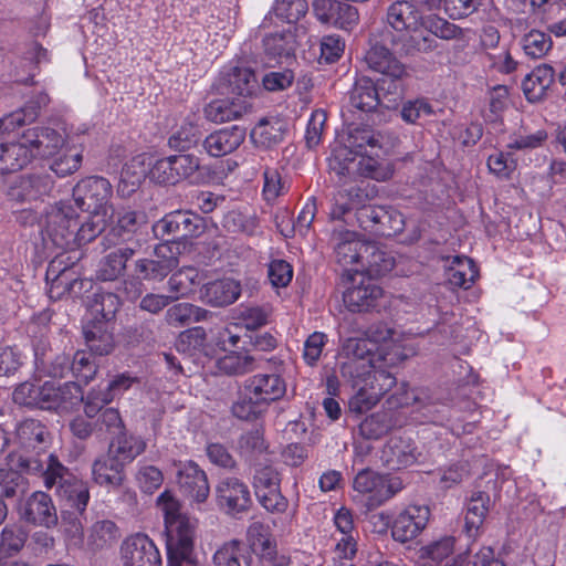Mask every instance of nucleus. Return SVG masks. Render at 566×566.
I'll return each mask as SVG.
<instances>
[{"label": "nucleus", "instance_id": "20e7f679", "mask_svg": "<svg viewBox=\"0 0 566 566\" xmlns=\"http://www.w3.org/2000/svg\"><path fill=\"white\" fill-rule=\"evenodd\" d=\"M339 358L342 377L360 390L377 368L381 354L373 353L368 340L350 337L343 343Z\"/></svg>", "mask_w": 566, "mask_h": 566}, {"label": "nucleus", "instance_id": "052dcab7", "mask_svg": "<svg viewBox=\"0 0 566 566\" xmlns=\"http://www.w3.org/2000/svg\"><path fill=\"white\" fill-rule=\"evenodd\" d=\"M199 273L195 268H184L174 273L168 281V289L171 300H177L180 296L187 295L192 286L198 283Z\"/></svg>", "mask_w": 566, "mask_h": 566}, {"label": "nucleus", "instance_id": "72a5a7b5", "mask_svg": "<svg viewBox=\"0 0 566 566\" xmlns=\"http://www.w3.org/2000/svg\"><path fill=\"white\" fill-rule=\"evenodd\" d=\"M124 464L115 457L109 454L97 459L93 463V478L99 485L117 488L124 481Z\"/></svg>", "mask_w": 566, "mask_h": 566}, {"label": "nucleus", "instance_id": "e433bc0d", "mask_svg": "<svg viewBox=\"0 0 566 566\" xmlns=\"http://www.w3.org/2000/svg\"><path fill=\"white\" fill-rule=\"evenodd\" d=\"M295 48V35L290 30L271 33L263 39L264 54L269 61L280 62L282 59H290Z\"/></svg>", "mask_w": 566, "mask_h": 566}, {"label": "nucleus", "instance_id": "7ed1b4c3", "mask_svg": "<svg viewBox=\"0 0 566 566\" xmlns=\"http://www.w3.org/2000/svg\"><path fill=\"white\" fill-rule=\"evenodd\" d=\"M157 504L165 517L168 563L178 566L190 559L197 521L180 513L178 500L168 491L159 495Z\"/></svg>", "mask_w": 566, "mask_h": 566}, {"label": "nucleus", "instance_id": "393cba45", "mask_svg": "<svg viewBox=\"0 0 566 566\" xmlns=\"http://www.w3.org/2000/svg\"><path fill=\"white\" fill-rule=\"evenodd\" d=\"M244 387L266 407L286 391L285 381L277 374H256L247 379Z\"/></svg>", "mask_w": 566, "mask_h": 566}, {"label": "nucleus", "instance_id": "69168bd1", "mask_svg": "<svg viewBox=\"0 0 566 566\" xmlns=\"http://www.w3.org/2000/svg\"><path fill=\"white\" fill-rule=\"evenodd\" d=\"M552 39L548 34L532 30L522 39L524 53L532 59H541L552 49Z\"/></svg>", "mask_w": 566, "mask_h": 566}, {"label": "nucleus", "instance_id": "5701e85b", "mask_svg": "<svg viewBox=\"0 0 566 566\" xmlns=\"http://www.w3.org/2000/svg\"><path fill=\"white\" fill-rule=\"evenodd\" d=\"M455 551V537L441 536L418 551V557L427 566H463L462 555L453 557Z\"/></svg>", "mask_w": 566, "mask_h": 566}, {"label": "nucleus", "instance_id": "c03bdc74", "mask_svg": "<svg viewBox=\"0 0 566 566\" xmlns=\"http://www.w3.org/2000/svg\"><path fill=\"white\" fill-rule=\"evenodd\" d=\"M211 313L190 303H178L170 306L165 315L168 325L184 327L191 323L208 319Z\"/></svg>", "mask_w": 566, "mask_h": 566}, {"label": "nucleus", "instance_id": "603ef678", "mask_svg": "<svg viewBox=\"0 0 566 566\" xmlns=\"http://www.w3.org/2000/svg\"><path fill=\"white\" fill-rule=\"evenodd\" d=\"M264 406L258 397L249 392L247 387L240 392L238 399L233 402L232 415L241 420H254L259 418L265 410Z\"/></svg>", "mask_w": 566, "mask_h": 566}, {"label": "nucleus", "instance_id": "864d4df0", "mask_svg": "<svg viewBox=\"0 0 566 566\" xmlns=\"http://www.w3.org/2000/svg\"><path fill=\"white\" fill-rule=\"evenodd\" d=\"M217 367L229 376L243 375L254 369V358L245 353L230 352L217 360Z\"/></svg>", "mask_w": 566, "mask_h": 566}, {"label": "nucleus", "instance_id": "09e8293b", "mask_svg": "<svg viewBox=\"0 0 566 566\" xmlns=\"http://www.w3.org/2000/svg\"><path fill=\"white\" fill-rule=\"evenodd\" d=\"M478 276L474 262L467 256H454L448 271L449 282L457 287L468 289Z\"/></svg>", "mask_w": 566, "mask_h": 566}, {"label": "nucleus", "instance_id": "c9c22d12", "mask_svg": "<svg viewBox=\"0 0 566 566\" xmlns=\"http://www.w3.org/2000/svg\"><path fill=\"white\" fill-rule=\"evenodd\" d=\"M286 129L287 125L281 118H263L251 130L250 136L255 145L269 148L283 140Z\"/></svg>", "mask_w": 566, "mask_h": 566}, {"label": "nucleus", "instance_id": "f3484780", "mask_svg": "<svg viewBox=\"0 0 566 566\" xmlns=\"http://www.w3.org/2000/svg\"><path fill=\"white\" fill-rule=\"evenodd\" d=\"M177 483L181 492L195 502H205L210 493L206 472L193 461L175 463Z\"/></svg>", "mask_w": 566, "mask_h": 566}, {"label": "nucleus", "instance_id": "4be33fe9", "mask_svg": "<svg viewBox=\"0 0 566 566\" xmlns=\"http://www.w3.org/2000/svg\"><path fill=\"white\" fill-rule=\"evenodd\" d=\"M201 219L188 211H174L166 214L153 226L155 235L161 240L166 237H192L199 233Z\"/></svg>", "mask_w": 566, "mask_h": 566}, {"label": "nucleus", "instance_id": "9b49d317", "mask_svg": "<svg viewBox=\"0 0 566 566\" xmlns=\"http://www.w3.org/2000/svg\"><path fill=\"white\" fill-rule=\"evenodd\" d=\"M83 400L82 387L75 381L57 384L44 381L40 399V409L60 413L74 410Z\"/></svg>", "mask_w": 566, "mask_h": 566}, {"label": "nucleus", "instance_id": "dca6fc26", "mask_svg": "<svg viewBox=\"0 0 566 566\" xmlns=\"http://www.w3.org/2000/svg\"><path fill=\"white\" fill-rule=\"evenodd\" d=\"M430 509L427 505L412 504L402 510L391 527L392 538L400 543L415 539L427 526Z\"/></svg>", "mask_w": 566, "mask_h": 566}, {"label": "nucleus", "instance_id": "f257e3e1", "mask_svg": "<svg viewBox=\"0 0 566 566\" xmlns=\"http://www.w3.org/2000/svg\"><path fill=\"white\" fill-rule=\"evenodd\" d=\"M15 467L30 474H40L46 489L55 488L65 509L84 512L90 500L86 484L77 479L53 454L36 453V457H14Z\"/></svg>", "mask_w": 566, "mask_h": 566}, {"label": "nucleus", "instance_id": "0e129e2a", "mask_svg": "<svg viewBox=\"0 0 566 566\" xmlns=\"http://www.w3.org/2000/svg\"><path fill=\"white\" fill-rule=\"evenodd\" d=\"M54 157L50 167L59 177H65L75 172L82 164V150L76 147L65 145L63 154H57Z\"/></svg>", "mask_w": 566, "mask_h": 566}, {"label": "nucleus", "instance_id": "ddd939ff", "mask_svg": "<svg viewBox=\"0 0 566 566\" xmlns=\"http://www.w3.org/2000/svg\"><path fill=\"white\" fill-rule=\"evenodd\" d=\"M216 500L221 510L233 516L247 512L252 505L248 485L234 476H227L218 482Z\"/></svg>", "mask_w": 566, "mask_h": 566}, {"label": "nucleus", "instance_id": "473e14b6", "mask_svg": "<svg viewBox=\"0 0 566 566\" xmlns=\"http://www.w3.org/2000/svg\"><path fill=\"white\" fill-rule=\"evenodd\" d=\"M145 155L136 156L128 161L120 174L118 192L129 196L135 192L142 182L149 176L150 163H146Z\"/></svg>", "mask_w": 566, "mask_h": 566}, {"label": "nucleus", "instance_id": "6e6552de", "mask_svg": "<svg viewBox=\"0 0 566 566\" xmlns=\"http://www.w3.org/2000/svg\"><path fill=\"white\" fill-rule=\"evenodd\" d=\"M112 185L103 177H87L78 181L72 193V203L77 211L102 212L104 217H114V209L108 205Z\"/></svg>", "mask_w": 566, "mask_h": 566}, {"label": "nucleus", "instance_id": "2eb2a0df", "mask_svg": "<svg viewBox=\"0 0 566 566\" xmlns=\"http://www.w3.org/2000/svg\"><path fill=\"white\" fill-rule=\"evenodd\" d=\"M178 264V258L167 240L156 245L153 258L137 260L135 270L143 280L163 281Z\"/></svg>", "mask_w": 566, "mask_h": 566}, {"label": "nucleus", "instance_id": "338daca9", "mask_svg": "<svg viewBox=\"0 0 566 566\" xmlns=\"http://www.w3.org/2000/svg\"><path fill=\"white\" fill-rule=\"evenodd\" d=\"M391 427V421L387 412H376L366 417L359 424V433L369 440H376L382 437Z\"/></svg>", "mask_w": 566, "mask_h": 566}, {"label": "nucleus", "instance_id": "cd10ccee", "mask_svg": "<svg viewBox=\"0 0 566 566\" xmlns=\"http://www.w3.org/2000/svg\"><path fill=\"white\" fill-rule=\"evenodd\" d=\"M31 160L23 134L18 140L0 143V176L23 169Z\"/></svg>", "mask_w": 566, "mask_h": 566}, {"label": "nucleus", "instance_id": "13d9d810", "mask_svg": "<svg viewBox=\"0 0 566 566\" xmlns=\"http://www.w3.org/2000/svg\"><path fill=\"white\" fill-rule=\"evenodd\" d=\"M90 213L87 220L80 223L74 232V248L93 241L106 227L109 217H104L102 212Z\"/></svg>", "mask_w": 566, "mask_h": 566}, {"label": "nucleus", "instance_id": "c85d7f7f", "mask_svg": "<svg viewBox=\"0 0 566 566\" xmlns=\"http://www.w3.org/2000/svg\"><path fill=\"white\" fill-rule=\"evenodd\" d=\"M251 108L247 99L220 98L211 101L203 109L208 120L224 123L241 118Z\"/></svg>", "mask_w": 566, "mask_h": 566}, {"label": "nucleus", "instance_id": "49530a36", "mask_svg": "<svg viewBox=\"0 0 566 566\" xmlns=\"http://www.w3.org/2000/svg\"><path fill=\"white\" fill-rule=\"evenodd\" d=\"M17 439L25 449H36L48 440L49 432L45 426L35 419L22 420L15 429Z\"/></svg>", "mask_w": 566, "mask_h": 566}, {"label": "nucleus", "instance_id": "f8f14e48", "mask_svg": "<svg viewBox=\"0 0 566 566\" xmlns=\"http://www.w3.org/2000/svg\"><path fill=\"white\" fill-rule=\"evenodd\" d=\"M396 384V378L379 365L360 390L349 400L352 411L363 413L370 410Z\"/></svg>", "mask_w": 566, "mask_h": 566}, {"label": "nucleus", "instance_id": "ea45409f", "mask_svg": "<svg viewBox=\"0 0 566 566\" xmlns=\"http://www.w3.org/2000/svg\"><path fill=\"white\" fill-rule=\"evenodd\" d=\"M134 255L130 248H118L105 255L96 269V277L101 281H114L126 268V262Z\"/></svg>", "mask_w": 566, "mask_h": 566}, {"label": "nucleus", "instance_id": "0eeeda50", "mask_svg": "<svg viewBox=\"0 0 566 566\" xmlns=\"http://www.w3.org/2000/svg\"><path fill=\"white\" fill-rule=\"evenodd\" d=\"M348 147L363 159L359 161L360 169L370 178L385 180L390 172L380 168L377 158L384 154L382 136L368 127H356L350 130L347 138Z\"/></svg>", "mask_w": 566, "mask_h": 566}, {"label": "nucleus", "instance_id": "680f3d73", "mask_svg": "<svg viewBox=\"0 0 566 566\" xmlns=\"http://www.w3.org/2000/svg\"><path fill=\"white\" fill-rule=\"evenodd\" d=\"M52 275L53 279L49 289V296L51 298H61L73 289L76 282L70 277L69 271L65 268L60 269V262L57 260H53L49 265L46 279L49 280Z\"/></svg>", "mask_w": 566, "mask_h": 566}, {"label": "nucleus", "instance_id": "4d7b16f0", "mask_svg": "<svg viewBox=\"0 0 566 566\" xmlns=\"http://www.w3.org/2000/svg\"><path fill=\"white\" fill-rule=\"evenodd\" d=\"M361 201L363 195L358 188L352 187L350 189L338 190L333 198L331 218L342 219L350 210H357Z\"/></svg>", "mask_w": 566, "mask_h": 566}, {"label": "nucleus", "instance_id": "aec40b11", "mask_svg": "<svg viewBox=\"0 0 566 566\" xmlns=\"http://www.w3.org/2000/svg\"><path fill=\"white\" fill-rule=\"evenodd\" d=\"M31 158L53 157L65 146V136L50 127H31L23 132Z\"/></svg>", "mask_w": 566, "mask_h": 566}, {"label": "nucleus", "instance_id": "2f4dec72", "mask_svg": "<svg viewBox=\"0 0 566 566\" xmlns=\"http://www.w3.org/2000/svg\"><path fill=\"white\" fill-rule=\"evenodd\" d=\"M85 343L91 353L108 355L114 346L111 325L102 321H88L83 327Z\"/></svg>", "mask_w": 566, "mask_h": 566}, {"label": "nucleus", "instance_id": "5fc2aeb1", "mask_svg": "<svg viewBox=\"0 0 566 566\" xmlns=\"http://www.w3.org/2000/svg\"><path fill=\"white\" fill-rule=\"evenodd\" d=\"M14 457H30L29 454L22 453H11L9 455V464L10 468L0 469V497H12L17 494L18 489L23 483L22 471L20 468L15 467L12 458ZM27 474H29L27 472Z\"/></svg>", "mask_w": 566, "mask_h": 566}, {"label": "nucleus", "instance_id": "e2e57ef3", "mask_svg": "<svg viewBox=\"0 0 566 566\" xmlns=\"http://www.w3.org/2000/svg\"><path fill=\"white\" fill-rule=\"evenodd\" d=\"M209 334L201 326L188 328L179 334L176 347L179 352L193 355L205 352Z\"/></svg>", "mask_w": 566, "mask_h": 566}, {"label": "nucleus", "instance_id": "de8ad7c7", "mask_svg": "<svg viewBox=\"0 0 566 566\" xmlns=\"http://www.w3.org/2000/svg\"><path fill=\"white\" fill-rule=\"evenodd\" d=\"M119 306L120 301L116 294L112 292L95 293L88 305V311L92 316L91 321H102L109 324Z\"/></svg>", "mask_w": 566, "mask_h": 566}, {"label": "nucleus", "instance_id": "b1692460", "mask_svg": "<svg viewBox=\"0 0 566 566\" xmlns=\"http://www.w3.org/2000/svg\"><path fill=\"white\" fill-rule=\"evenodd\" d=\"M220 88L223 93L238 95V99H247L259 88L255 73L243 66H232L221 72Z\"/></svg>", "mask_w": 566, "mask_h": 566}, {"label": "nucleus", "instance_id": "f704fd0d", "mask_svg": "<svg viewBox=\"0 0 566 566\" xmlns=\"http://www.w3.org/2000/svg\"><path fill=\"white\" fill-rule=\"evenodd\" d=\"M359 265L368 273V277L373 279L389 273L395 266V258L377 244L367 242Z\"/></svg>", "mask_w": 566, "mask_h": 566}, {"label": "nucleus", "instance_id": "bb28decb", "mask_svg": "<svg viewBox=\"0 0 566 566\" xmlns=\"http://www.w3.org/2000/svg\"><path fill=\"white\" fill-rule=\"evenodd\" d=\"M245 132L239 126L223 128L206 137L203 147L212 157L226 156L235 150L244 140Z\"/></svg>", "mask_w": 566, "mask_h": 566}, {"label": "nucleus", "instance_id": "7c9ffc66", "mask_svg": "<svg viewBox=\"0 0 566 566\" xmlns=\"http://www.w3.org/2000/svg\"><path fill=\"white\" fill-rule=\"evenodd\" d=\"M490 495L486 492H472L464 516V528L470 537L478 535L490 511Z\"/></svg>", "mask_w": 566, "mask_h": 566}, {"label": "nucleus", "instance_id": "4c0bfd02", "mask_svg": "<svg viewBox=\"0 0 566 566\" xmlns=\"http://www.w3.org/2000/svg\"><path fill=\"white\" fill-rule=\"evenodd\" d=\"M146 449V442L142 437L120 432L109 444V454L119 460L124 465L133 462Z\"/></svg>", "mask_w": 566, "mask_h": 566}, {"label": "nucleus", "instance_id": "58836bf2", "mask_svg": "<svg viewBox=\"0 0 566 566\" xmlns=\"http://www.w3.org/2000/svg\"><path fill=\"white\" fill-rule=\"evenodd\" d=\"M554 74V69L551 65L543 64L535 67L522 83L526 98L531 102L541 99L553 84Z\"/></svg>", "mask_w": 566, "mask_h": 566}, {"label": "nucleus", "instance_id": "6e6d98bb", "mask_svg": "<svg viewBox=\"0 0 566 566\" xmlns=\"http://www.w3.org/2000/svg\"><path fill=\"white\" fill-rule=\"evenodd\" d=\"M268 448L263 430L260 428L244 432L238 441L239 453L248 460H252L264 454L268 451Z\"/></svg>", "mask_w": 566, "mask_h": 566}, {"label": "nucleus", "instance_id": "39448f33", "mask_svg": "<svg viewBox=\"0 0 566 566\" xmlns=\"http://www.w3.org/2000/svg\"><path fill=\"white\" fill-rule=\"evenodd\" d=\"M39 223L56 248L74 249V232L80 224V213L71 200H61L46 207Z\"/></svg>", "mask_w": 566, "mask_h": 566}, {"label": "nucleus", "instance_id": "423d86ee", "mask_svg": "<svg viewBox=\"0 0 566 566\" xmlns=\"http://www.w3.org/2000/svg\"><path fill=\"white\" fill-rule=\"evenodd\" d=\"M354 500L367 510L379 507L403 489L397 476L377 473L369 469L360 470L353 481Z\"/></svg>", "mask_w": 566, "mask_h": 566}, {"label": "nucleus", "instance_id": "a19ab883", "mask_svg": "<svg viewBox=\"0 0 566 566\" xmlns=\"http://www.w3.org/2000/svg\"><path fill=\"white\" fill-rule=\"evenodd\" d=\"M213 562L217 566H251L252 553L243 542L232 539L214 553Z\"/></svg>", "mask_w": 566, "mask_h": 566}, {"label": "nucleus", "instance_id": "79ce46f5", "mask_svg": "<svg viewBox=\"0 0 566 566\" xmlns=\"http://www.w3.org/2000/svg\"><path fill=\"white\" fill-rule=\"evenodd\" d=\"M350 105L361 112H371L380 103L375 83L368 77L357 78L349 96Z\"/></svg>", "mask_w": 566, "mask_h": 566}, {"label": "nucleus", "instance_id": "bf43d9fd", "mask_svg": "<svg viewBox=\"0 0 566 566\" xmlns=\"http://www.w3.org/2000/svg\"><path fill=\"white\" fill-rule=\"evenodd\" d=\"M24 530L15 524L6 525L0 534V555L4 557L19 553L27 541Z\"/></svg>", "mask_w": 566, "mask_h": 566}, {"label": "nucleus", "instance_id": "a878e982", "mask_svg": "<svg viewBox=\"0 0 566 566\" xmlns=\"http://www.w3.org/2000/svg\"><path fill=\"white\" fill-rule=\"evenodd\" d=\"M381 460L390 470H399L417 460L416 448L408 438L391 437L381 451Z\"/></svg>", "mask_w": 566, "mask_h": 566}, {"label": "nucleus", "instance_id": "6ab92c4d", "mask_svg": "<svg viewBox=\"0 0 566 566\" xmlns=\"http://www.w3.org/2000/svg\"><path fill=\"white\" fill-rule=\"evenodd\" d=\"M331 241L334 245L336 262L340 266L349 271L360 264L367 242L360 240L356 232L344 228L335 229Z\"/></svg>", "mask_w": 566, "mask_h": 566}, {"label": "nucleus", "instance_id": "9d476101", "mask_svg": "<svg viewBox=\"0 0 566 566\" xmlns=\"http://www.w3.org/2000/svg\"><path fill=\"white\" fill-rule=\"evenodd\" d=\"M252 483L258 501L268 512L283 513L286 511L289 502L281 493V478L274 467L256 468Z\"/></svg>", "mask_w": 566, "mask_h": 566}, {"label": "nucleus", "instance_id": "37998d69", "mask_svg": "<svg viewBox=\"0 0 566 566\" xmlns=\"http://www.w3.org/2000/svg\"><path fill=\"white\" fill-rule=\"evenodd\" d=\"M120 537L116 524L109 520L95 522L88 532L87 546L93 552L112 547Z\"/></svg>", "mask_w": 566, "mask_h": 566}, {"label": "nucleus", "instance_id": "412c9836", "mask_svg": "<svg viewBox=\"0 0 566 566\" xmlns=\"http://www.w3.org/2000/svg\"><path fill=\"white\" fill-rule=\"evenodd\" d=\"M20 517L35 526L51 528L57 524L56 509L52 499L44 492L32 493L20 509Z\"/></svg>", "mask_w": 566, "mask_h": 566}, {"label": "nucleus", "instance_id": "8fccbe9b", "mask_svg": "<svg viewBox=\"0 0 566 566\" xmlns=\"http://www.w3.org/2000/svg\"><path fill=\"white\" fill-rule=\"evenodd\" d=\"M82 514L83 512L74 509H63L61 512L60 528L69 546L80 547L83 544Z\"/></svg>", "mask_w": 566, "mask_h": 566}, {"label": "nucleus", "instance_id": "774afa93", "mask_svg": "<svg viewBox=\"0 0 566 566\" xmlns=\"http://www.w3.org/2000/svg\"><path fill=\"white\" fill-rule=\"evenodd\" d=\"M71 364L72 375L84 385H87L96 375L97 365L91 353L84 350L76 352Z\"/></svg>", "mask_w": 566, "mask_h": 566}, {"label": "nucleus", "instance_id": "4468645a", "mask_svg": "<svg viewBox=\"0 0 566 566\" xmlns=\"http://www.w3.org/2000/svg\"><path fill=\"white\" fill-rule=\"evenodd\" d=\"M124 566H160L161 557L155 543L148 535L136 533L124 539L120 545Z\"/></svg>", "mask_w": 566, "mask_h": 566}, {"label": "nucleus", "instance_id": "3c124183", "mask_svg": "<svg viewBox=\"0 0 566 566\" xmlns=\"http://www.w3.org/2000/svg\"><path fill=\"white\" fill-rule=\"evenodd\" d=\"M316 212V199L311 197L307 199L304 207L300 211L297 219L295 221L287 220L286 228H281V233L285 238H291L295 234L305 237L311 230Z\"/></svg>", "mask_w": 566, "mask_h": 566}, {"label": "nucleus", "instance_id": "f03ea898", "mask_svg": "<svg viewBox=\"0 0 566 566\" xmlns=\"http://www.w3.org/2000/svg\"><path fill=\"white\" fill-rule=\"evenodd\" d=\"M427 7L430 8L429 0H397L387 8L386 22L400 34L392 43L405 54L428 52L436 48V41L422 32Z\"/></svg>", "mask_w": 566, "mask_h": 566}, {"label": "nucleus", "instance_id": "1a4fd4ad", "mask_svg": "<svg viewBox=\"0 0 566 566\" xmlns=\"http://www.w3.org/2000/svg\"><path fill=\"white\" fill-rule=\"evenodd\" d=\"M368 67L382 75L379 80V90L388 94L398 95L401 91V78L406 75V69L392 53L381 44L373 45L365 55Z\"/></svg>", "mask_w": 566, "mask_h": 566}, {"label": "nucleus", "instance_id": "a211bd4d", "mask_svg": "<svg viewBox=\"0 0 566 566\" xmlns=\"http://www.w3.org/2000/svg\"><path fill=\"white\" fill-rule=\"evenodd\" d=\"M352 285L346 289L343 300L352 312H360L376 305L382 296V289L371 279L356 273L350 276Z\"/></svg>", "mask_w": 566, "mask_h": 566}, {"label": "nucleus", "instance_id": "a18cd8bd", "mask_svg": "<svg viewBox=\"0 0 566 566\" xmlns=\"http://www.w3.org/2000/svg\"><path fill=\"white\" fill-rule=\"evenodd\" d=\"M199 138L200 129L196 115H189L175 127L168 144L174 149L186 150L196 145Z\"/></svg>", "mask_w": 566, "mask_h": 566}, {"label": "nucleus", "instance_id": "c756f323", "mask_svg": "<svg viewBox=\"0 0 566 566\" xmlns=\"http://www.w3.org/2000/svg\"><path fill=\"white\" fill-rule=\"evenodd\" d=\"M201 300L211 306H227L234 303L240 294V283L232 279L207 283L201 289Z\"/></svg>", "mask_w": 566, "mask_h": 566}]
</instances>
